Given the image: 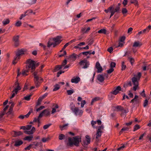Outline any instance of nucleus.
<instances>
[{
  "label": "nucleus",
  "instance_id": "a19ab883",
  "mask_svg": "<svg viewBox=\"0 0 151 151\" xmlns=\"http://www.w3.org/2000/svg\"><path fill=\"white\" fill-rule=\"evenodd\" d=\"M33 144H30L27 147L25 148L24 150H29L33 146Z\"/></svg>",
  "mask_w": 151,
  "mask_h": 151
},
{
  "label": "nucleus",
  "instance_id": "052dcab7",
  "mask_svg": "<svg viewBox=\"0 0 151 151\" xmlns=\"http://www.w3.org/2000/svg\"><path fill=\"white\" fill-rule=\"evenodd\" d=\"M129 128L127 127H124L121 129L120 132H122V131H127L129 130Z\"/></svg>",
  "mask_w": 151,
  "mask_h": 151
},
{
  "label": "nucleus",
  "instance_id": "cd10ccee",
  "mask_svg": "<svg viewBox=\"0 0 151 151\" xmlns=\"http://www.w3.org/2000/svg\"><path fill=\"white\" fill-rule=\"evenodd\" d=\"M33 138L32 136H29L26 137L24 139L28 141L32 140Z\"/></svg>",
  "mask_w": 151,
  "mask_h": 151
},
{
  "label": "nucleus",
  "instance_id": "c85d7f7f",
  "mask_svg": "<svg viewBox=\"0 0 151 151\" xmlns=\"http://www.w3.org/2000/svg\"><path fill=\"white\" fill-rule=\"evenodd\" d=\"M150 29H151V26L149 25L146 29H144L143 30L145 33H146L148 32Z\"/></svg>",
  "mask_w": 151,
  "mask_h": 151
},
{
  "label": "nucleus",
  "instance_id": "473e14b6",
  "mask_svg": "<svg viewBox=\"0 0 151 151\" xmlns=\"http://www.w3.org/2000/svg\"><path fill=\"white\" fill-rule=\"evenodd\" d=\"M38 122L39 123H40V119L38 117L37 118H35L34 119L33 122H30V124H32L33 122Z\"/></svg>",
  "mask_w": 151,
  "mask_h": 151
},
{
  "label": "nucleus",
  "instance_id": "2f4dec72",
  "mask_svg": "<svg viewBox=\"0 0 151 151\" xmlns=\"http://www.w3.org/2000/svg\"><path fill=\"white\" fill-rule=\"evenodd\" d=\"M138 97L137 95H135L134 98L132 99L130 101V103H134V101L137 102V98Z\"/></svg>",
  "mask_w": 151,
  "mask_h": 151
},
{
  "label": "nucleus",
  "instance_id": "72a5a7b5",
  "mask_svg": "<svg viewBox=\"0 0 151 151\" xmlns=\"http://www.w3.org/2000/svg\"><path fill=\"white\" fill-rule=\"evenodd\" d=\"M50 139V138L49 137H47V138L44 137L42 139V141L43 142H45L48 141Z\"/></svg>",
  "mask_w": 151,
  "mask_h": 151
},
{
  "label": "nucleus",
  "instance_id": "680f3d73",
  "mask_svg": "<svg viewBox=\"0 0 151 151\" xmlns=\"http://www.w3.org/2000/svg\"><path fill=\"white\" fill-rule=\"evenodd\" d=\"M116 63L114 62H112L110 64V67L111 68H113L115 67Z\"/></svg>",
  "mask_w": 151,
  "mask_h": 151
},
{
  "label": "nucleus",
  "instance_id": "c03bdc74",
  "mask_svg": "<svg viewBox=\"0 0 151 151\" xmlns=\"http://www.w3.org/2000/svg\"><path fill=\"white\" fill-rule=\"evenodd\" d=\"M51 125V124H47L43 126V129L45 130L48 128Z\"/></svg>",
  "mask_w": 151,
  "mask_h": 151
},
{
  "label": "nucleus",
  "instance_id": "e2e57ef3",
  "mask_svg": "<svg viewBox=\"0 0 151 151\" xmlns=\"http://www.w3.org/2000/svg\"><path fill=\"white\" fill-rule=\"evenodd\" d=\"M114 70V68H111L107 70V72L108 73L110 74L113 72Z\"/></svg>",
  "mask_w": 151,
  "mask_h": 151
},
{
  "label": "nucleus",
  "instance_id": "09e8293b",
  "mask_svg": "<svg viewBox=\"0 0 151 151\" xmlns=\"http://www.w3.org/2000/svg\"><path fill=\"white\" fill-rule=\"evenodd\" d=\"M5 114L4 112H1L0 113V121L2 119V118Z\"/></svg>",
  "mask_w": 151,
  "mask_h": 151
},
{
  "label": "nucleus",
  "instance_id": "1a4fd4ad",
  "mask_svg": "<svg viewBox=\"0 0 151 151\" xmlns=\"http://www.w3.org/2000/svg\"><path fill=\"white\" fill-rule=\"evenodd\" d=\"M26 52V50L24 49H21L18 50L16 53V55L20 58V56L24 54Z\"/></svg>",
  "mask_w": 151,
  "mask_h": 151
},
{
  "label": "nucleus",
  "instance_id": "7ed1b4c3",
  "mask_svg": "<svg viewBox=\"0 0 151 151\" xmlns=\"http://www.w3.org/2000/svg\"><path fill=\"white\" fill-rule=\"evenodd\" d=\"M42 70H36L33 73L34 76V80L36 86L37 87H38L40 83L42 81V78L40 77L39 76V74L38 73L39 72H41Z\"/></svg>",
  "mask_w": 151,
  "mask_h": 151
},
{
  "label": "nucleus",
  "instance_id": "5fc2aeb1",
  "mask_svg": "<svg viewBox=\"0 0 151 151\" xmlns=\"http://www.w3.org/2000/svg\"><path fill=\"white\" fill-rule=\"evenodd\" d=\"M86 104V101L85 100L82 101L81 103V107L83 108L84 107V105Z\"/></svg>",
  "mask_w": 151,
  "mask_h": 151
},
{
  "label": "nucleus",
  "instance_id": "b1692460",
  "mask_svg": "<svg viewBox=\"0 0 151 151\" xmlns=\"http://www.w3.org/2000/svg\"><path fill=\"white\" fill-rule=\"evenodd\" d=\"M23 143V142L22 141L18 140L15 141L14 145L16 146H18L22 144Z\"/></svg>",
  "mask_w": 151,
  "mask_h": 151
},
{
  "label": "nucleus",
  "instance_id": "a878e982",
  "mask_svg": "<svg viewBox=\"0 0 151 151\" xmlns=\"http://www.w3.org/2000/svg\"><path fill=\"white\" fill-rule=\"evenodd\" d=\"M110 7H111L112 8L111 10H110V12L111 13V14L110 16V18L113 16L114 14L116 12L115 11V9H114V7L113 6H111Z\"/></svg>",
  "mask_w": 151,
  "mask_h": 151
},
{
  "label": "nucleus",
  "instance_id": "bf43d9fd",
  "mask_svg": "<svg viewBox=\"0 0 151 151\" xmlns=\"http://www.w3.org/2000/svg\"><path fill=\"white\" fill-rule=\"evenodd\" d=\"M121 111L122 112V114H126L128 112V111L126 110V109H124L123 108H122V110Z\"/></svg>",
  "mask_w": 151,
  "mask_h": 151
},
{
  "label": "nucleus",
  "instance_id": "f704fd0d",
  "mask_svg": "<svg viewBox=\"0 0 151 151\" xmlns=\"http://www.w3.org/2000/svg\"><path fill=\"white\" fill-rule=\"evenodd\" d=\"M130 3L131 4H134L135 6H137L138 2L136 0H130Z\"/></svg>",
  "mask_w": 151,
  "mask_h": 151
},
{
  "label": "nucleus",
  "instance_id": "4be33fe9",
  "mask_svg": "<svg viewBox=\"0 0 151 151\" xmlns=\"http://www.w3.org/2000/svg\"><path fill=\"white\" fill-rule=\"evenodd\" d=\"M20 58L16 55L12 62L13 64L15 65L16 64Z\"/></svg>",
  "mask_w": 151,
  "mask_h": 151
},
{
  "label": "nucleus",
  "instance_id": "4468645a",
  "mask_svg": "<svg viewBox=\"0 0 151 151\" xmlns=\"http://www.w3.org/2000/svg\"><path fill=\"white\" fill-rule=\"evenodd\" d=\"M80 80V78L78 77H74L71 80L72 83H78Z\"/></svg>",
  "mask_w": 151,
  "mask_h": 151
},
{
  "label": "nucleus",
  "instance_id": "58836bf2",
  "mask_svg": "<svg viewBox=\"0 0 151 151\" xmlns=\"http://www.w3.org/2000/svg\"><path fill=\"white\" fill-rule=\"evenodd\" d=\"M140 128V127L138 124H136L134 127L133 131L134 132L136 130L139 129Z\"/></svg>",
  "mask_w": 151,
  "mask_h": 151
},
{
  "label": "nucleus",
  "instance_id": "5701e85b",
  "mask_svg": "<svg viewBox=\"0 0 151 151\" xmlns=\"http://www.w3.org/2000/svg\"><path fill=\"white\" fill-rule=\"evenodd\" d=\"M44 114L45 116H50V112L48 109H45L43 111Z\"/></svg>",
  "mask_w": 151,
  "mask_h": 151
},
{
  "label": "nucleus",
  "instance_id": "e433bc0d",
  "mask_svg": "<svg viewBox=\"0 0 151 151\" xmlns=\"http://www.w3.org/2000/svg\"><path fill=\"white\" fill-rule=\"evenodd\" d=\"M74 91L73 89H71L70 90H67V93L68 95H71L74 92Z\"/></svg>",
  "mask_w": 151,
  "mask_h": 151
},
{
  "label": "nucleus",
  "instance_id": "9d476101",
  "mask_svg": "<svg viewBox=\"0 0 151 151\" xmlns=\"http://www.w3.org/2000/svg\"><path fill=\"white\" fill-rule=\"evenodd\" d=\"M14 86L16 87L15 88L14 90V92H15L16 93H17L18 91L21 90V88L19 86V83L17 81L14 84Z\"/></svg>",
  "mask_w": 151,
  "mask_h": 151
},
{
  "label": "nucleus",
  "instance_id": "dca6fc26",
  "mask_svg": "<svg viewBox=\"0 0 151 151\" xmlns=\"http://www.w3.org/2000/svg\"><path fill=\"white\" fill-rule=\"evenodd\" d=\"M23 133L21 131H19L16 132L15 131H13L12 132V134L14 137H16L17 136H20Z\"/></svg>",
  "mask_w": 151,
  "mask_h": 151
},
{
  "label": "nucleus",
  "instance_id": "3c124183",
  "mask_svg": "<svg viewBox=\"0 0 151 151\" xmlns=\"http://www.w3.org/2000/svg\"><path fill=\"white\" fill-rule=\"evenodd\" d=\"M33 144L34 145L32 147L35 149H36V147H37L38 146V145H39V143L38 142H34Z\"/></svg>",
  "mask_w": 151,
  "mask_h": 151
},
{
  "label": "nucleus",
  "instance_id": "ea45409f",
  "mask_svg": "<svg viewBox=\"0 0 151 151\" xmlns=\"http://www.w3.org/2000/svg\"><path fill=\"white\" fill-rule=\"evenodd\" d=\"M122 70H124L126 68V66L124 62L123 61L122 62Z\"/></svg>",
  "mask_w": 151,
  "mask_h": 151
},
{
  "label": "nucleus",
  "instance_id": "c756f323",
  "mask_svg": "<svg viewBox=\"0 0 151 151\" xmlns=\"http://www.w3.org/2000/svg\"><path fill=\"white\" fill-rule=\"evenodd\" d=\"M86 141L87 142L86 144L88 145L89 144L90 142L91 139L90 137L88 135H87L86 136Z\"/></svg>",
  "mask_w": 151,
  "mask_h": 151
},
{
  "label": "nucleus",
  "instance_id": "79ce46f5",
  "mask_svg": "<svg viewBox=\"0 0 151 151\" xmlns=\"http://www.w3.org/2000/svg\"><path fill=\"white\" fill-rule=\"evenodd\" d=\"M32 111V109L30 110V111L26 115H23L24 117V118H28L29 115H30Z\"/></svg>",
  "mask_w": 151,
  "mask_h": 151
},
{
  "label": "nucleus",
  "instance_id": "49530a36",
  "mask_svg": "<svg viewBox=\"0 0 151 151\" xmlns=\"http://www.w3.org/2000/svg\"><path fill=\"white\" fill-rule=\"evenodd\" d=\"M128 60L130 61L131 64L132 65L133 63L134 62V59L131 57H129L128 58Z\"/></svg>",
  "mask_w": 151,
  "mask_h": 151
},
{
  "label": "nucleus",
  "instance_id": "f257e3e1",
  "mask_svg": "<svg viewBox=\"0 0 151 151\" xmlns=\"http://www.w3.org/2000/svg\"><path fill=\"white\" fill-rule=\"evenodd\" d=\"M26 69L23 70L22 71V74L23 76H27V74L26 73L29 72L30 70L32 73L35 69L36 63L34 61L29 59L26 61Z\"/></svg>",
  "mask_w": 151,
  "mask_h": 151
},
{
  "label": "nucleus",
  "instance_id": "a211bd4d",
  "mask_svg": "<svg viewBox=\"0 0 151 151\" xmlns=\"http://www.w3.org/2000/svg\"><path fill=\"white\" fill-rule=\"evenodd\" d=\"M90 29V27H88L87 29L85 27H83L81 28V31L83 34L87 33Z\"/></svg>",
  "mask_w": 151,
  "mask_h": 151
},
{
  "label": "nucleus",
  "instance_id": "c9c22d12",
  "mask_svg": "<svg viewBox=\"0 0 151 151\" xmlns=\"http://www.w3.org/2000/svg\"><path fill=\"white\" fill-rule=\"evenodd\" d=\"M37 0H29V1L28 4L30 5H32L33 4H35L36 3Z\"/></svg>",
  "mask_w": 151,
  "mask_h": 151
},
{
  "label": "nucleus",
  "instance_id": "69168bd1",
  "mask_svg": "<svg viewBox=\"0 0 151 151\" xmlns=\"http://www.w3.org/2000/svg\"><path fill=\"white\" fill-rule=\"evenodd\" d=\"M65 136L63 134H60L59 135V139L60 140H62L64 138Z\"/></svg>",
  "mask_w": 151,
  "mask_h": 151
},
{
  "label": "nucleus",
  "instance_id": "6ab92c4d",
  "mask_svg": "<svg viewBox=\"0 0 151 151\" xmlns=\"http://www.w3.org/2000/svg\"><path fill=\"white\" fill-rule=\"evenodd\" d=\"M142 45V44L139 41H135L134 42L133 47H140Z\"/></svg>",
  "mask_w": 151,
  "mask_h": 151
},
{
  "label": "nucleus",
  "instance_id": "412c9836",
  "mask_svg": "<svg viewBox=\"0 0 151 151\" xmlns=\"http://www.w3.org/2000/svg\"><path fill=\"white\" fill-rule=\"evenodd\" d=\"M20 58L16 55L12 62L13 64L15 65L16 64Z\"/></svg>",
  "mask_w": 151,
  "mask_h": 151
},
{
  "label": "nucleus",
  "instance_id": "6e6552de",
  "mask_svg": "<svg viewBox=\"0 0 151 151\" xmlns=\"http://www.w3.org/2000/svg\"><path fill=\"white\" fill-rule=\"evenodd\" d=\"M80 65L81 66H83V68H87L89 65V62L86 60H83L79 62Z\"/></svg>",
  "mask_w": 151,
  "mask_h": 151
},
{
  "label": "nucleus",
  "instance_id": "0eeeda50",
  "mask_svg": "<svg viewBox=\"0 0 151 151\" xmlns=\"http://www.w3.org/2000/svg\"><path fill=\"white\" fill-rule=\"evenodd\" d=\"M71 109L77 115H78L81 116L83 112V111L82 110L79 109L77 107H75L74 106L71 107Z\"/></svg>",
  "mask_w": 151,
  "mask_h": 151
},
{
  "label": "nucleus",
  "instance_id": "393cba45",
  "mask_svg": "<svg viewBox=\"0 0 151 151\" xmlns=\"http://www.w3.org/2000/svg\"><path fill=\"white\" fill-rule=\"evenodd\" d=\"M54 88L53 90V91H54L58 90L60 89V85L58 84H56L54 86Z\"/></svg>",
  "mask_w": 151,
  "mask_h": 151
},
{
  "label": "nucleus",
  "instance_id": "338daca9",
  "mask_svg": "<svg viewBox=\"0 0 151 151\" xmlns=\"http://www.w3.org/2000/svg\"><path fill=\"white\" fill-rule=\"evenodd\" d=\"M67 63V61L66 59H65L63 63H62L61 65L62 66V67L64 66Z\"/></svg>",
  "mask_w": 151,
  "mask_h": 151
},
{
  "label": "nucleus",
  "instance_id": "f03ea898",
  "mask_svg": "<svg viewBox=\"0 0 151 151\" xmlns=\"http://www.w3.org/2000/svg\"><path fill=\"white\" fill-rule=\"evenodd\" d=\"M61 37L58 36L55 37L50 39L47 43V47H49L53 45V47H55L61 42Z\"/></svg>",
  "mask_w": 151,
  "mask_h": 151
},
{
  "label": "nucleus",
  "instance_id": "37998d69",
  "mask_svg": "<svg viewBox=\"0 0 151 151\" xmlns=\"http://www.w3.org/2000/svg\"><path fill=\"white\" fill-rule=\"evenodd\" d=\"M63 68V67H62V66L61 65H57L56 66L55 68V70L56 71H57Z\"/></svg>",
  "mask_w": 151,
  "mask_h": 151
},
{
  "label": "nucleus",
  "instance_id": "423d86ee",
  "mask_svg": "<svg viewBox=\"0 0 151 151\" xmlns=\"http://www.w3.org/2000/svg\"><path fill=\"white\" fill-rule=\"evenodd\" d=\"M32 126L31 125H28L26 126V130L27 131H24V133L28 134H32L35 131V128L33 127L31 130H29L31 128Z\"/></svg>",
  "mask_w": 151,
  "mask_h": 151
},
{
  "label": "nucleus",
  "instance_id": "2eb2a0df",
  "mask_svg": "<svg viewBox=\"0 0 151 151\" xmlns=\"http://www.w3.org/2000/svg\"><path fill=\"white\" fill-rule=\"evenodd\" d=\"M121 87L120 86H117L114 90L111 92V93L115 95H116L119 92V91H121Z\"/></svg>",
  "mask_w": 151,
  "mask_h": 151
},
{
  "label": "nucleus",
  "instance_id": "6e6d98bb",
  "mask_svg": "<svg viewBox=\"0 0 151 151\" xmlns=\"http://www.w3.org/2000/svg\"><path fill=\"white\" fill-rule=\"evenodd\" d=\"M31 96V95H30L25 96L24 97V99L26 100L29 101L30 99Z\"/></svg>",
  "mask_w": 151,
  "mask_h": 151
},
{
  "label": "nucleus",
  "instance_id": "ddd939ff",
  "mask_svg": "<svg viewBox=\"0 0 151 151\" xmlns=\"http://www.w3.org/2000/svg\"><path fill=\"white\" fill-rule=\"evenodd\" d=\"M32 12V11L31 10H28L26 11L25 12H24V14H23L21 15L20 17H19V19H22V18L25 17L26 15L28 14L29 13H31Z\"/></svg>",
  "mask_w": 151,
  "mask_h": 151
},
{
  "label": "nucleus",
  "instance_id": "aec40b11",
  "mask_svg": "<svg viewBox=\"0 0 151 151\" xmlns=\"http://www.w3.org/2000/svg\"><path fill=\"white\" fill-rule=\"evenodd\" d=\"M97 79L100 82H103L104 80V77L103 75H99L97 77Z\"/></svg>",
  "mask_w": 151,
  "mask_h": 151
},
{
  "label": "nucleus",
  "instance_id": "f3484780",
  "mask_svg": "<svg viewBox=\"0 0 151 151\" xmlns=\"http://www.w3.org/2000/svg\"><path fill=\"white\" fill-rule=\"evenodd\" d=\"M68 125L69 124L68 123H67L63 125H60L59 126V128L61 131L65 130L67 129Z\"/></svg>",
  "mask_w": 151,
  "mask_h": 151
},
{
  "label": "nucleus",
  "instance_id": "0e129e2a",
  "mask_svg": "<svg viewBox=\"0 0 151 151\" xmlns=\"http://www.w3.org/2000/svg\"><path fill=\"white\" fill-rule=\"evenodd\" d=\"M12 96L10 97V98L11 99H12V98L14 97L15 96V95L17 93H16L15 91L14 92V90L12 91Z\"/></svg>",
  "mask_w": 151,
  "mask_h": 151
},
{
  "label": "nucleus",
  "instance_id": "9b49d317",
  "mask_svg": "<svg viewBox=\"0 0 151 151\" xmlns=\"http://www.w3.org/2000/svg\"><path fill=\"white\" fill-rule=\"evenodd\" d=\"M96 67L98 70L97 72L98 73H99L101 72L103 70L99 62H97L96 63Z\"/></svg>",
  "mask_w": 151,
  "mask_h": 151
},
{
  "label": "nucleus",
  "instance_id": "f8f14e48",
  "mask_svg": "<svg viewBox=\"0 0 151 151\" xmlns=\"http://www.w3.org/2000/svg\"><path fill=\"white\" fill-rule=\"evenodd\" d=\"M85 44V42H82L77 44L76 46H74V48L76 49H78L79 50L82 49V47H80L84 45Z\"/></svg>",
  "mask_w": 151,
  "mask_h": 151
},
{
  "label": "nucleus",
  "instance_id": "7c9ffc66",
  "mask_svg": "<svg viewBox=\"0 0 151 151\" xmlns=\"http://www.w3.org/2000/svg\"><path fill=\"white\" fill-rule=\"evenodd\" d=\"M10 22V21L9 19H4L2 22V23L4 25H6L7 24H8Z\"/></svg>",
  "mask_w": 151,
  "mask_h": 151
},
{
  "label": "nucleus",
  "instance_id": "13d9d810",
  "mask_svg": "<svg viewBox=\"0 0 151 151\" xmlns=\"http://www.w3.org/2000/svg\"><path fill=\"white\" fill-rule=\"evenodd\" d=\"M145 34V33L144 31V30H142L141 31H140L138 33V34L137 35V36H139L141 34Z\"/></svg>",
  "mask_w": 151,
  "mask_h": 151
},
{
  "label": "nucleus",
  "instance_id": "20e7f679",
  "mask_svg": "<svg viewBox=\"0 0 151 151\" xmlns=\"http://www.w3.org/2000/svg\"><path fill=\"white\" fill-rule=\"evenodd\" d=\"M141 76V73L139 72L137 75L134 74L132 78V81L134 85L133 89L134 91H136L138 86V81L139 80Z\"/></svg>",
  "mask_w": 151,
  "mask_h": 151
},
{
  "label": "nucleus",
  "instance_id": "8fccbe9b",
  "mask_svg": "<svg viewBox=\"0 0 151 151\" xmlns=\"http://www.w3.org/2000/svg\"><path fill=\"white\" fill-rule=\"evenodd\" d=\"M22 24V22L20 21H18L15 24V25L17 27H19Z\"/></svg>",
  "mask_w": 151,
  "mask_h": 151
},
{
  "label": "nucleus",
  "instance_id": "603ef678",
  "mask_svg": "<svg viewBox=\"0 0 151 151\" xmlns=\"http://www.w3.org/2000/svg\"><path fill=\"white\" fill-rule=\"evenodd\" d=\"M104 126L102 125H101V126L99 127L98 129L97 130L101 132H102V131L104 129Z\"/></svg>",
  "mask_w": 151,
  "mask_h": 151
},
{
  "label": "nucleus",
  "instance_id": "39448f33",
  "mask_svg": "<svg viewBox=\"0 0 151 151\" xmlns=\"http://www.w3.org/2000/svg\"><path fill=\"white\" fill-rule=\"evenodd\" d=\"M81 139L79 137H75L73 138H69L68 139V145L72 146L73 145L78 146L79 144Z\"/></svg>",
  "mask_w": 151,
  "mask_h": 151
},
{
  "label": "nucleus",
  "instance_id": "bb28decb",
  "mask_svg": "<svg viewBox=\"0 0 151 151\" xmlns=\"http://www.w3.org/2000/svg\"><path fill=\"white\" fill-rule=\"evenodd\" d=\"M102 133V132H101L97 130L96 133V138L98 139L100 137L101 135V134Z\"/></svg>",
  "mask_w": 151,
  "mask_h": 151
},
{
  "label": "nucleus",
  "instance_id": "a18cd8bd",
  "mask_svg": "<svg viewBox=\"0 0 151 151\" xmlns=\"http://www.w3.org/2000/svg\"><path fill=\"white\" fill-rule=\"evenodd\" d=\"M19 36H14L13 38V40L14 42L19 41Z\"/></svg>",
  "mask_w": 151,
  "mask_h": 151
},
{
  "label": "nucleus",
  "instance_id": "4d7b16f0",
  "mask_svg": "<svg viewBox=\"0 0 151 151\" xmlns=\"http://www.w3.org/2000/svg\"><path fill=\"white\" fill-rule=\"evenodd\" d=\"M140 95L141 96L143 97H145L146 96V95L145 93V91L144 90H143L142 92L140 93Z\"/></svg>",
  "mask_w": 151,
  "mask_h": 151
},
{
  "label": "nucleus",
  "instance_id": "864d4df0",
  "mask_svg": "<svg viewBox=\"0 0 151 151\" xmlns=\"http://www.w3.org/2000/svg\"><path fill=\"white\" fill-rule=\"evenodd\" d=\"M148 104V101L147 99H145L144 102L143 104V106L144 107H145Z\"/></svg>",
  "mask_w": 151,
  "mask_h": 151
},
{
  "label": "nucleus",
  "instance_id": "774afa93",
  "mask_svg": "<svg viewBox=\"0 0 151 151\" xmlns=\"http://www.w3.org/2000/svg\"><path fill=\"white\" fill-rule=\"evenodd\" d=\"M45 108V107L44 106H40L39 108L37 109H36V111H39L40 110L42 109Z\"/></svg>",
  "mask_w": 151,
  "mask_h": 151
},
{
  "label": "nucleus",
  "instance_id": "4c0bfd02",
  "mask_svg": "<svg viewBox=\"0 0 151 151\" xmlns=\"http://www.w3.org/2000/svg\"><path fill=\"white\" fill-rule=\"evenodd\" d=\"M106 31L105 29H101L98 31V33H103L105 34L106 33Z\"/></svg>",
  "mask_w": 151,
  "mask_h": 151
},
{
  "label": "nucleus",
  "instance_id": "de8ad7c7",
  "mask_svg": "<svg viewBox=\"0 0 151 151\" xmlns=\"http://www.w3.org/2000/svg\"><path fill=\"white\" fill-rule=\"evenodd\" d=\"M99 97H95V98H93L92 100V101L91 102V104H92L93 103V102H95L96 101L99 100Z\"/></svg>",
  "mask_w": 151,
  "mask_h": 151
}]
</instances>
